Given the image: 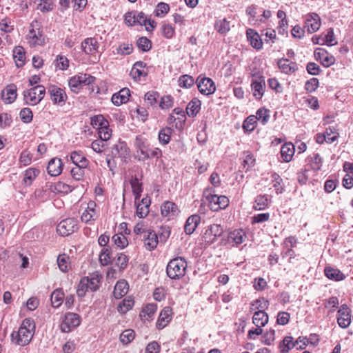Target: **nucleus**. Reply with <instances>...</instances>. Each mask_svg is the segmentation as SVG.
I'll return each mask as SVG.
<instances>
[{
    "mask_svg": "<svg viewBox=\"0 0 353 353\" xmlns=\"http://www.w3.org/2000/svg\"><path fill=\"white\" fill-rule=\"evenodd\" d=\"M294 145L291 143H286L281 148V155L283 161L290 162L294 154Z\"/></svg>",
    "mask_w": 353,
    "mask_h": 353,
    "instance_id": "c9c22d12",
    "label": "nucleus"
},
{
    "mask_svg": "<svg viewBox=\"0 0 353 353\" xmlns=\"http://www.w3.org/2000/svg\"><path fill=\"white\" fill-rule=\"evenodd\" d=\"M311 168L314 171H319L321 169L323 161L319 154H314L310 161Z\"/></svg>",
    "mask_w": 353,
    "mask_h": 353,
    "instance_id": "0e129e2a",
    "label": "nucleus"
},
{
    "mask_svg": "<svg viewBox=\"0 0 353 353\" xmlns=\"http://www.w3.org/2000/svg\"><path fill=\"white\" fill-rule=\"evenodd\" d=\"M265 81L263 79L254 80L251 84L253 94L255 97L261 99L264 93Z\"/></svg>",
    "mask_w": 353,
    "mask_h": 353,
    "instance_id": "ea45409f",
    "label": "nucleus"
},
{
    "mask_svg": "<svg viewBox=\"0 0 353 353\" xmlns=\"http://www.w3.org/2000/svg\"><path fill=\"white\" fill-rule=\"evenodd\" d=\"M137 45L138 48L143 52H148L152 48L151 41L145 37H140L137 40Z\"/></svg>",
    "mask_w": 353,
    "mask_h": 353,
    "instance_id": "052dcab7",
    "label": "nucleus"
},
{
    "mask_svg": "<svg viewBox=\"0 0 353 353\" xmlns=\"http://www.w3.org/2000/svg\"><path fill=\"white\" fill-rule=\"evenodd\" d=\"M130 150L127 144L124 141H119L114 145L112 148V155L114 157H119L125 159L129 157Z\"/></svg>",
    "mask_w": 353,
    "mask_h": 353,
    "instance_id": "aec40b11",
    "label": "nucleus"
},
{
    "mask_svg": "<svg viewBox=\"0 0 353 353\" xmlns=\"http://www.w3.org/2000/svg\"><path fill=\"white\" fill-rule=\"evenodd\" d=\"M77 229V220L74 218L63 219L57 226V232L63 236L72 234Z\"/></svg>",
    "mask_w": 353,
    "mask_h": 353,
    "instance_id": "9d476101",
    "label": "nucleus"
},
{
    "mask_svg": "<svg viewBox=\"0 0 353 353\" xmlns=\"http://www.w3.org/2000/svg\"><path fill=\"white\" fill-rule=\"evenodd\" d=\"M270 203V199L268 195H258L255 199L254 208L256 210H265L268 207Z\"/></svg>",
    "mask_w": 353,
    "mask_h": 353,
    "instance_id": "58836bf2",
    "label": "nucleus"
},
{
    "mask_svg": "<svg viewBox=\"0 0 353 353\" xmlns=\"http://www.w3.org/2000/svg\"><path fill=\"white\" fill-rule=\"evenodd\" d=\"M215 29L221 34H225L230 30V22L226 19H220L216 21Z\"/></svg>",
    "mask_w": 353,
    "mask_h": 353,
    "instance_id": "864d4df0",
    "label": "nucleus"
},
{
    "mask_svg": "<svg viewBox=\"0 0 353 353\" xmlns=\"http://www.w3.org/2000/svg\"><path fill=\"white\" fill-rule=\"evenodd\" d=\"M112 239L114 244L121 249L125 248L128 245V241L127 238L122 233L114 234Z\"/></svg>",
    "mask_w": 353,
    "mask_h": 353,
    "instance_id": "3c124183",
    "label": "nucleus"
},
{
    "mask_svg": "<svg viewBox=\"0 0 353 353\" xmlns=\"http://www.w3.org/2000/svg\"><path fill=\"white\" fill-rule=\"evenodd\" d=\"M46 88L42 85H37L23 92V97L27 104L34 105L38 104L44 97Z\"/></svg>",
    "mask_w": 353,
    "mask_h": 353,
    "instance_id": "39448f33",
    "label": "nucleus"
},
{
    "mask_svg": "<svg viewBox=\"0 0 353 353\" xmlns=\"http://www.w3.org/2000/svg\"><path fill=\"white\" fill-rule=\"evenodd\" d=\"M252 322L256 327H263L268 322V315L265 311L258 310L253 315Z\"/></svg>",
    "mask_w": 353,
    "mask_h": 353,
    "instance_id": "e433bc0d",
    "label": "nucleus"
},
{
    "mask_svg": "<svg viewBox=\"0 0 353 353\" xmlns=\"http://www.w3.org/2000/svg\"><path fill=\"white\" fill-rule=\"evenodd\" d=\"M88 278V288L94 292L99 289V283H100V277L98 274H92L89 276H86Z\"/></svg>",
    "mask_w": 353,
    "mask_h": 353,
    "instance_id": "09e8293b",
    "label": "nucleus"
},
{
    "mask_svg": "<svg viewBox=\"0 0 353 353\" xmlns=\"http://www.w3.org/2000/svg\"><path fill=\"white\" fill-rule=\"evenodd\" d=\"M88 278L83 277L81 279L77 290V294L79 297H83L86 292L90 290L88 287Z\"/></svg>",
    "mask_w": 353,
    "mask_h": 353,
    "instance_id": "bf43d9fd",
    "label": "nucleus"
},
{
    "mask_svg": "<svg viewBox=\"0 0 353 353\" xmlns=\"http://www.w3.org/2000/svg\"><path fill=\"white\" fill-rule=\"evenodd\" d=\"M40 174V170L37 168H29L23 172V182L26 186H30L37 176Z\"/></svg>",
    "mask_w": 353,
    "mask_h": 353,
    "instance_id": "7c9ffc66",
    "label": "nucleus"
},
{
    "mask_svg": "<svg viewBox=\"0 0 353 353\" xmlns=\"http://www.w3.org/2000/svg\"><path fill=\"white\" fill-rule=\"evenodd\" d=\"M91 124L93 128L98 130L105 125H109V122L101 114L94 116L92 118Z\"/></svg>",
    "mask_w": 353,
    "mask_h": 353,
    "instance_id": "de8ad7c7",
    "label": "nucleus"
},
{
    "mask_svg": "<svg viewBox=\"0 0 353 353\" xmlns=\"http://www.w3.org/2000/svg\"><path fill=\"white\" fill-rule=\"evenodd\" d=\"M48 172L50 175L57 176L59 175L63 170V163L61 159H52L47 168Z\"/></svg>",
    "mask_w": 353,
    "mask_h": 353,
    "instance_id": "bb28decb",
    "label": "nucleus"
},
{
    "mask_svg": "<svg viewBox=\"0 0 353 353\" xmlns=\"http://www.w3.org/2000/svg\"><path fill=\"white\" fill-rule=\"evenodd\" d=\"M130 75L134 81H141V77H145L148 75L146 63L143 61L136 62L130 70Z\"/></svg>",
    "mask_w": 353,
    "mask_h": 353,
    "instance_id": "a211bd4d",
    "label": "nucleus"
},
{
    "mask_svg": "<svg viewBox=\"0 0 353 353\" xmlns=\"http://www.w3.org/2000/svg\"><path fill=\"white\" fill-rule=\"evenodd\" d=\"M70 161L75 165L78 166H88L89 161L86 159L83 152L79 151H73L71 152L70 155Z\"/></svg>",
    "mask_w": 353,
    "mask_h": 353,
    "instance_id": "c756f323",
    "label": "nucleus"
},
{
    "mask_svg": "<svg viewBox=\"0 0 353 353\" xmlns=\"http://www.w3.org/2000/svg\"><path fill=\"white\" fill-rule=\"evenodd\" d=\"M81 47L85 54L95 55L99 52V43L97 38L88 37L81 42Z\"/></svg>",
    "mask_w": 353,
    "mask_h": 353,
    "instance_id": "f8f14e48",
    "label": "nucleus"
},
{
    "mask_svg": "<svg viewBox=\"0 0 353 353\" xmlns=\"http://www.w3.org/2000/svg\"><path fill=\"white\" fill-rule=\"evenodd\" d=\"M314 56L316 59H319L321 64L326 68L333 65L335 62V58L321 48H317L314 51Z\"/></svg>",
    "mask_w": 353,
    "mask_h": 353,
    "instance_id": "6ab92c4d",
    "label": "nucleus"
},
{
    "mask_svg": "<svg viewBox=\"0 0 353 353\" xmlns=\"http://www.w3.org/2000/svg\"><path fill=\"white\" fill-rule=\"evenodd\" d=\"M35 330V323L32 319H25L17 332H12L11 341L13 343L25 346L31 341Z\"/></svg>",
    "mask_w": 353,
    "mask_h": 353,
    "instance_id": "f257e3e1",
    "label": "nucleus"
},
{
    "mask_svg": "<svg viewBox=\"0 0 353 353\" xmlns=\"http://www.w3.org/2000/svg\"><path fill=\"white\" fill-rule=\"evenodd\" d=\"M269 301L264 298H261L254 301L252 303L251 310H258L264 311L268 307Z\"/></svg>",
    "mask_w": 353,
    "mask_h": 353,
    "instance_id": "13d9d810",
    "label": "nucleus"
},
{
    "mask_svg": "<svg viewBox=\"0 0 353 353\" xmlns=\"http://www.w3.org/2000/svg\"><path fill=\"white\" fill-rule=\"evenodd\" d=\"M13 58L18 68L23 66L25 63V51L23 48L21 46L15 47L13 50Z\"/></svg>",
    "mask_w": 353,
    "mask_h": 353,
    "instance_id": "79ce46f5",
    "label": "nucleus"
},
{
    "mask_svg": "<svg viewBox=\"0 0 353 353\" xmlns=\"http://www.w3.org/2000/svg\"><path fill=\"white\" fill-rule=\"evenodd\" d=\"M81 323V317L79 314L73 312H68L60 325L61 330L63 332H70L73 328L78 327Z\"/></svg>",
    "mask_w": 353,
    "mask_h": 353,
    "instance_id": "6e6552de",
    "label": "nucleus"
},
{
    "mask_svg": "<svg viewBox=\"0 0 353 353\" xmlns=\"http://www.w3.org/2000/svg\"><path fill=\"white\" fill-rule=\"evenodd\" d=\"M200 222L201 216L199 214H195L189 216L184 226L185 232L187 234H192Z\"/></svg>",
    "mask_w": 353,
    "mask_h": 353,
    "instance_id": "c85d7f7f",
    "label": "nucleus"
},
{
    "mask_svg": "<svg viewBox=\"0 0 353 353\" xmlns=\"http://www.w3.org/2000/svg\"><path fill=\"white\" fill-rule=\"evenodd\" d=\"M247 37L251 46L257 50L262 48L263 41L259 34L252 29L247 30Z\"/></svg>",
    "mask_w": 353,
    "mask_h": 353,
    "instance_id": "473e14b6",
    "label": "nucleus"
},
{
    "mask_svg": "<svg viewBox=\"0 0 353 353\" xmlns=\"http://www.w3.org/2000/svg\"><path fill=\"white\" fill-rule=\"evenodd\" d=\"M19 117L23 123H29L32 121L33 114L30 108H24L21 110Z\"/></svg>",
    "mask_w": 353,
    "mask_h": 353,
    "instance_id": "680f3d73",
    "label": "nucleus"
},
{
    "mask_svg": "<svg viewBox=\"0 0 353 353\" xmlns=\"http://www.w3.org/2000/svg\"><path fill=\"white\" fill-rule=\"evenodd\" d=\"M161 214L164 217L170 219L178 213L176 205L171 201L165 202L161 206Z\"/></svg>",
    "mask_w": 353,
    "mask_h": 353,
    "instance_id": "2f4dec72",
    "label": "nucleus"
},
{
    "mask_svg": "<svg viewBox=\"0 0 353 353\" xmlns=\"http://www.w3.org/2000/svg\"><path fill=\"white\" fill-rule=\"evenodd\" d=\"M172 319V309L170 307H165L159 316L157 321V327L159 330L164 328Z\"/></svg>",
    "mask_w": 353,
    "mask_h": 353,
    "instance_id": "4be33fe9",
    "label": "nucleus"
},
{
    "mask_svg": "<svg viewBox=\"0 0 353 353\" xmlns=\"http://www.w3.org/2000/svg\"><path fill=\"white\" fill-rule=\"evenodd\" d=\"M351 310L345 305H343L338 310L337 321L342 328L348 327L351 323Z\"/></svg>",
    "mask_w": 353,
    "mask_h": 353,
    "instance_id": "f3484780",
    "label": "nucleus"
},
{
    "mask_svg": "<svg viewBox=\"0 0 353 353\" xmlns=\"http://www.w3.org/2000/svg\"><path fill=\"white\" fill-rule=\"evenodd\" d=\"M134 339V332L128 329L124 330L120 335V341L123 344H128Z\"/></svg>",
    "mask_w": 353,
    "mask_h": 353,
    "instance_id": "69168bd1",
    "label": "nucleus"
},
{
    "mask_svg": "<svg viewBox=\"0 0 353 353\" xmlns=\"http://www.w3.org/2000/svg\"><path fill=\"white\" fill-rule=\"evenodd\" d=\"M150 203V199L148 196H145L137 205V214L139 218H144L148 214Z\"/></svg>",
    "mask_w": 353,
    "mask_h": 353,
    "instance_id": "72a5a7b5",
    "label": "nucleus"
},
{
    "mask_svg": "<svg viewBox=\"0 0 353 353\" xmlns=\"http://www.w3.org/2000/svg\"><path fill=\"white\" fill-rule=\"evenodd\" d=\"M111 248L110 247L103 248L101 250L99 254V261L102 265L105 266L111 263Z\"/></svg>",
    "mask_w": 353,
    "mask_h": 353,
    "instance_id": "c03bdc74",
    "label": "nucleus"
},
{
    "mask_svg": "<svg viewBox=\"0 0 353 353\" xmlns=\"http://www.w3.org/2000/svg\"><path fill=\"white\" fill-rule=\"evenodd\" d=\"M214 190L212 188L206 189L203 194L208 202L209 207L212 211L217 212L225 209L229 205V199L225 196H218L214 194Z\"/></svg>",
    "mask_w": 353,
    "mask_h": 353,
    "instance_id": "7ed1b4c3",
    "label": "nucleus"
},
{
    "mask_svg": "<svg viewBox=\"0 0 353 353\" xmlns=\"http://www.w3.org/2000/svg\"><path fill=\"white\" fill-rule=\"evenodd\" d=\"M41 28V23L37 20L30 23L27 39L31 46H41L44 43L45 37Z\"/></svg>",
    "mask_w": 353,
    "mask_h": 353,
    "instance_id": "423d86ee",
    "label": "nucleus"
},
{
    "mask_svg": "<svg viewBox=\"0 0 353 353\" xmlns=\"http://www.w3.org/2000/svg\"><path fill=\"white\" fill-rule=\"evenodd\" d=\"M131 188L135 200H138L141 197V194L143 191L142 183L139 182L137 176L133 177L130 181Z\"/></svg>",
    "mask_w": 353,
    "mask_h": 353,
    "instance_id": "37998d69",
    "label": "nucleus"
},
{
    "mask_svg": "<svg viewBox=\"0 0 353 353\" xmlns=\"http://www.w3.org/2000/svg\"><path fill=\"white\" fill-rule=\"evenodd\" d=\"M64 298V293L61 289H57L53 291L51 295V302L54 307H59Z\"/></svg>",
    "mask_w": 353,
    "mask_h": 353,
    "instance_id": "a18cd8bd",
    "label": "nucleus"
},
{
    "mask_svg": "<svg viewBox=\"0 0 353 353\" xmlns=\"http://www.w3.org/2000/svg\"><path fill=\"white\" fill-rule=\"evenodd\" d=\"M187 269V262L182 257L172 259L166 268L167 275L171 279H180L185 276Z\"/></svg>",
    "mask_w": 353,
    "mask_h": 353,
    "instance_id": "f03ea898",
    "label": "nucleus"
},
{
    "mask_svg": "<svg viewBox=\"0 0 353 353\" xmlns=\"http://www.w3.org/2000/svg\"><path fill=\"white\" fill-rule=\"evenodd\" d=\"M247 239L245 232L242 229H236L230 231L227 236L223 239L224 243L231 246H238Z\"/></svg>",
    "mask_w": 353,
    "mask_h": 353,
    "instance_id": "1a4fd4ad",
    "label": "nucleus"
},
{
    "mask_svg": "<svg viewBox=\"0 0 353 353\" xmlns=\"http://www.w3.org/2000/svg\"><path fill=\"white\" fill-rule=\"evenodd\" d=\"M17 86L10 84L6 87L1 92V99L5 103L10 104L17 99Z\"/></svg>",
    "mask_w": 353,
    "mask_h": 353,
    "instance_id": "412c9836",
    "label": "nucleus"
},
{
    "mask_svg": "<svg viewBox=\"0 0 353 353\" xmlns=\"http://www.w3.org/2000/svg\"><path fill=\"white\" fill-rule=\"evenodd\" d=\"M321 26L320 17L316 13H309L305 16V28L308 32L313 33L316 32Z\"/></svg>",
    "mask_w": 353,
    "mask_h": 353,
    "instance_id": "2eb2a0df",
    "label": "nucleus"
},
{
    "mask_svg": "<svg viewBox=\"0 0 353 353\" xmlns=\"http://www.w3.org/2000/svg\"><path fill=\"white\" fill-rule=\"evenodd\" d=\"M172 130L170 128H165L159 132V141L163 145L168 144L171 138Z\"/></svg>",
    "mask_w": 353,
    "mask_h": 353,
    "instance_id": "49530a36",
    "label": "nucleus"
},
{
    "mask_svg": "<svg viewBox=\"0 0 353 353\" xmlns=\"http://www.w3.org/2000/svg\"><path fill=\"white\" fill-rule=\"evenodd\" d=\"M88 166H77L75 165L70 170L72 177L76 181H80L83 179L85 174V169Z\"/></svg>",
    "mask_w": 353,
    "mask_h": 353,
    "instance_id": "5fc2aeb1",
    "label": "nucleus"
},
{
    "mask_svg": "<svg viewBox=\"0 0 353 353\" xmlns=\"http://www.w3.org/2000/svg\"><path fill=\"white\" fill-rule=\"evenodd\" d=\"M57 264L61 271L68 272L70 266L69 257L66 254H60L57 258Z\"/></svg>",
    "mask_w": 353,
    "mask_h": 353,
    "instance_id": "6e6d98bb",
    "label": "nucleus"
},
{
    "mask_svg": "<svg viewBox=\"0 0 353 353\" xmlns=\"http://www.w3.org/2000/svg\"><path fill=\"white\" fill-rule=\"evenodd\" d=\"M201 102L197 98L192 99L187 105L186 112L189 117H195L201 109Z\"/></svg>",
    "mask_w": 353,
    "mask_h": 353,
    "instance_id": "4c0bfd02",
    "label": "nucleus"
},
{
    "mask_svg": "<svg viewBox=\"0 0 353 353\" xmlns=\"http://www.w3.org/2000/svg\"><path fill=\"white\" fill-rule=\"evenodd\" d=\"M48 92L50 95L51 100L54 103H57L61 105L67 99V95L64 90L56 85H50L48 88Z\"/></svg>",
    "mask_w": 353,
    "mask_h": 353,
    "instance_id": "4468645a",
    "label": "nucleus"
},
{
    "mask_svg": "<svg viewBox=\"0 0 353 353\" xmlns=\"http://www.w3.org/2000/svg\"><path fill=\"white\" fill-rule=\"evenodd\" d=\"M296 243V239L294 236H289L284 240L283 245L287 249V251L285 252L286 255H292L294 251L292 250V248L294 247Z\"/></svg>",
    "mask_w": 353,
    "mask_h": 353,
    "instance_id": "e2e57ef3",
    "label": "nucleus"
},
{
    "mask_svg": "<svg viewBox=\"0 0 353 353\" xmlns=\"http://www.w3.org/2000/svg\"><path fill=\"white\" fill-rule=\"evenodd\" d=\"M178 83L181 88H190L194 84V79L190 75L183 74L179 78Z\"/></svg>",
    "mask_w": 353,
    "mask_h": 353,
    "instance_id": "8fccbe9b",
    "label": "nucleus"
},
{
    "mask_svg": "<svg viewBox=\"0 0 353 353\" xmlns=\"http://www.w3.org/2000/svg\"><path fill=\"white\" fill-rule=\"evenodd\" d=\"M256 118V121H261L262 124H265L270 118L268 110L265 108H259L256 112V115L254 116Z\"/></svg>",
    "mask_w": 353,
    "mask_h": 353,
    "instance_id": "774afa93",
    "label": "nucleus"
},
{
    "mask_svg": "<svg viewBox=\"0 0 353 353\" xmlns=\"http://www.w3.org/2000/svg\"><path fill=\"white\" fill-rule=\"evenodd\" d=\"M46 187L54 193L68 194L71 192L74 188L63 181H58L55 183H48Z\"/></svg>",
    "mask_w": 353,
    "mask_h": 353,
    "instance_id": "393cba45",
    "label": "nucleus"
},
{
    "mask_svg": "<svg viewBox=\"0 0 353 353\" xmlns=\"http://www.w3.org/2000/svg\"><path fill=\"white\" fill-rule=\"evenodd\" d=\"M145 247L148 250H152L158 245V237L157 234L150 230H148L143 236Z\"/></svg>",
    "mask_w": 353,
    "mask_h": 353,
    "instance_id": "cd10ccee",
    "label": "nucleus"
},
{
    "mask_svg": "<svg viewBox=\"0 0 353 353\" xmlns=\"http://www.w3.org/2000/svg\"><path fill=\"white\" fill-rule=\"evenodd\" d=\"M136 24L144 26L147 31H152L155 28V22L147 18L143 12L134 11Z\"/></svg>",
    "mask_w": 353,
    "mask_h": 353,
    "instance_id": "b1692460",
    "label": "nucleus"
},
{
    "mask_svg": "<svg viewBox=\"0 0 353 353\" xmlns=\"http://www.w3.org/2000/svg\"><path fill=\"white\" fill-rule=\"evenodd\" d=\"M96 203L94 201H90L88 203L87 208L81 214V221L85 223L92 224L98 218L99 212L96 210Z\"/></svg>",
    "mask_w": 353,
    "mask_h": 353,
    "instance_id": "ddd939ff",
    "label": "nucleus"
},
{
    "mask_svg": "<svg viewBox=\"0 0 353 353\" xmlns=\"http://www.w3.org/2000/svg\"><path fill=\"white\" fill-rule=\"evenodd\" d=\"M95 80L96 78L89 74L79 73L69 79L68 85L73 92L78 93L83 86L91 85Z\"/></svg>",
    "mask_w": 353,
    "mask_h": 353,
    "instance_id": "20e7f679",
    "label": "nucleus"
},
{
    "mask_svg": "<svg viewBox=\"0 0 353 353\" xmlns=\"http://www.w3.org/2000/svg\"><path fill=\"white\" fill-rule=\"evenodd\" d=\"M157 310V305L154 303H150L146 305L142 310L141 316L149 319L151 318Z\"/></svg>",
    "mask_w": 353,
    "mask_h": 353,
    "instance_id": "603ef678",
    "label": "nucleus"
},
{
    "mask_svg": "<svg viewBox=\"0 0 353 353\" xmlns=\"http://www.w3.org/2000/svg\"><path fill=\"white\" fill-rule=\"evenodd\" d=\"M130 96V91L128 88H124L119 92L112 95L111 101L115 105H120L128 101Z\"/></svg>",
    "mask_w": 353,
    "mask_h": 353,
    "instance_id": "a878e982",
    "label": "nucleus"
},
{
    "mask_svg": "<svg viewBox=\"0 0 353 353\" xmlns=\"http://www.w3.org/2000/svg\"><path fill=\"white\" fill-rule=\"evenodd\" d=\"M224 232L223 227L220 224L210 225L203 234V241L208 245L214 243Z\"/></svg>",
    "mask_w": 353,
    "mask_h": 353,
    "instance_id": "0eeeda50",
    "label": "nucleus"
},
{
    "mask_svg": "<svg viewBox=\"0 0 353 353\" xmlns=\"http://www.w3.org/2000/svg\"><path fill=\"white\" fill-rule=\"evenodd\" d=\"M199 91L204 95L213 94L216 90V86L214 81L207 77H199L196 81Z\"/></svg>",
    "mask_w": 353,
    "mask_h": 353,
    "instance_id": "9b49d317",
    "label": "nucleus"
},
{
    "mask_svg": "<svg viewBox=\"0 0 353 353\" xmlns=\"http://www.w3.org/2000/svg\"><path fill=\"white\" fill-rule=\"evenodd\" d=\"M256 124V118L254 115H251L248 117L243 124V128L245 132H252Z\"/></svg>",
    "mask_w": 353,
    "mask_h": 353,
    "instance_id": "4d7b16f0",
    "label": "nucleus"
},
{
    "mask_svg": "<svg viewBox=\"0 0 353 353\" xmlns=\"http://www.w3.org/2000/svg\"><path fill=\"white\" fill-rule=\"evenodd\" d=\"M325 276L332 280L336 281H342L345 279V275L338 269H334L331 267H327L325 268Z\"/></svg>",
    "mask_w": 353,
    "mask_h": 353,
    "instance_id": "a19ab883",
    "label": "nucleus"
},
{
    "mask_svg": "<svg viewBox=\"0 0 353 353\" xmlns=\"http://www.w3.org/2000/svg\"><path fill=\"white\" fill-rule=\"evenodd\" d=\"M128 283L126 281H118L114 286L113 291L114 296L116 299H121L128 293Z\"/></svg>",
    "mask_w": 353,
    "mask_h": 353,
    "instance_id": "f704fd0d",
    "label": "nucleus"
},
{
    "mask_svg": "<svg viewBox=\"0 0 353 353\" xmlns=\"http://www.w3.org/2000/svg\"><path fill=\"white\" fill-rule=\"evenodd\" d=\"M280 70L286 74H291L298 70L297 64L288 59L282 58L277 62Z\"/></svg>",
    "mask_w": 353,
    "mask_h": 353,
    "instance_id": "5701e85b",
    "label": "nucleus"
},
{
    "mask_svg": "<svg viewBox=\"0 0 353 353\" xmlns=\"http://www.w3.org/2000/svg\"><path fill=\"white\" fill-rule=\"evenodd\" d=\"M148 143L141 138L137 137L135 141L136 145V154L135 158L139 161H145L149 159V156L147 153Z\"/></svg>",
    "mask_w": 353,
    "mask_h": 353,
    "instance_id": "dca6fc26",
    "label": "nucleus"
},
{
    "mask_svg": "<svg viewBox=\"0 0 353 353\" xmlns=\"http://www.w3.org/2000/svg\"><path fill=\"white\" fill-rule=\"evenodd\" d=\"M128 257L123 253L117 255L115 259V265L119 268L120 270H124L127 268L128 263Z\"/></svg>",
    "mask_w": 353,
    "mask_h": 353,
    "instance_id": "338daca9",
    "label": "nucleus"
}]
</instances>
